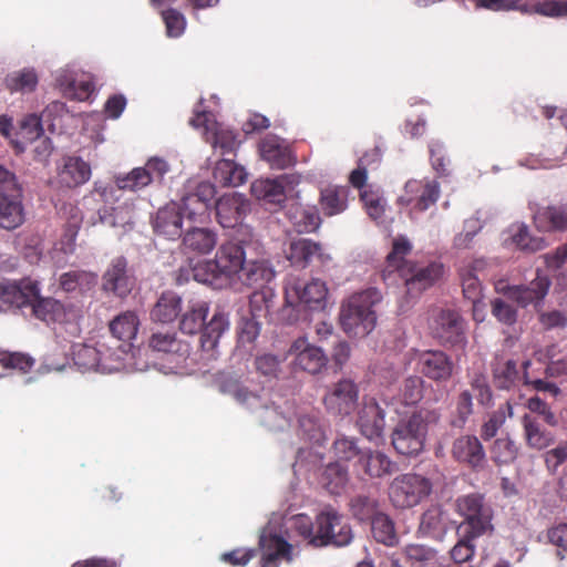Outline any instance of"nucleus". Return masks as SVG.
I'll return each instance as SVG.
<instances>
[{"mask_svg":"<svg viewBox=\"0 0 567 567\" xmlns=\"http://www.w3.org/2000/svg\"><path fill=\"white\" fill-rule=\"evenodd\" d=\"M286 216L292 228L299 234L312 233L321 225V218L316 206L291 203L287 207Z\"/></svg>","mask_w":567,"mask_h":567,"instance_id":"a19ab883","label":"nucleus"},{"mask_svg":"<svg viewBox=\"0 0 567 567\" xmlns=\"http://www.w3.org/2000/svg\"><path fill=\"white\" fill-rule=\"evenodd\" d=\"M429 327L432 334L444 344L452 347H463L465 344L463 320L453 309H432Z\"/></svg>","mask_w":567,"mask_h":567,"instance_id":"dca6fc26","label":"nucleus"},{"mask_svg":"<svg viewBox=\"0 0 567 567\" xmlns=\"http://www.w3.org/2000/svg\"><path fill=\"white\" fill-rule=\"evenodd\" d=\"M40 293L38 281L30 278L21 281H3L0 284V300L6 309L30 308L32 300Z\"/></svg>","mask_w":567,"mask_h":567,"instance_id":"bb28decb","label":"nucleus"},{"mask_svg":"<svg viewBox=\"0 0 567 567\" xmlns=\"http://www.w3.org/2000/svg\"><path fill=\"white\" fill-rule=\"evenodd\" d=\"M229 318L223 311H216L210 320L204 324L200 336V348L206 360H215L218 354L220 338L229 330Z\"/></svg>","mask_w":567,"mask_h":567,"instance_id":"7c9ffc66","label":"nucleus"},{"mask_svg":"<svg viewBox=\"0 0 567 567\" xmlns=\"http://www.w3.org/2000/svg\"><path fill=\"white\" fill-rule=\"evenodd\" d=\"M218 243V234L209 227H189L183 235L182 247L185 254L208 255Z\"/></svg>","mask_w":567,"mask_h":567,"instance_id":"f704fd0d","label":"nucleus"},{"mask_svg":"<svg viewBox=\"0 0 567 567\" xmlns=\"http://www.w3.org/2000/svg\"><path fill=\"white\" fill-rule=\"evenodd\" d=\"M453 457L473 468L483 467L486 462L485 450L480 440L474 435H462L452 445Z\"/></svg>","mask_w":567,"mask_h":567,"instance_id":"e433bc0d","label":"nucleus"},{"mask_svg":"<svg viewBox=\"0 0 567 567\" xmlns=\"http://www.w3.org/2000/svg\"><path fill=\"white\" fill-rule=\"evenodd\" d=\"M99 220L115 229L120 236L131 231L135 224L133 202L130 199L120 202L118 199L105 203V206L99 210Z\"/></svg>","mask_w":567,"mask_h":567,"instance_id":"b1692460","label":"nucleus"},{"mask_svg":"<svg viewBox=\"0 0 567 567\" xmlns=\"http://www.w3.org/2000/svg\"><path fill=\"white\" fill-rule=\"evenodd\" d=\"M359 464L370 477H383L391 475L396 465L390 457L380 451H364L359 458Z\"/></svg>","mask_w":567,"mask_h":567,"instance_id":"49530a36","label":"nucleus"},{"mask_svg":"<svg viewBox=\"0 0 567 567\" xmlns=\"http://www.w3.org/2000/svg\"><path fill=\"white\" fill-rule=\"evenodd\" d=\"M439 197L440 184L436 181H409L399 200L411 206L412 212H424L434 205Z\"/></svg>","mask_w":567,"mask_h":567,"instance_id":"393cba45","label":"nucleus"},{"mask_svg":"<svg viewBox=\"0 0 567 567\" xmlns=\"http://www.w3.org/2000/svg\"><path fill=\"white\" fill-rule=\"evenodd\" d=\"M328 424L319 411L310 410L298 414V435L310 446L297 452L293 470L313 472L322 470L323 453L320 451L327 442Z\"/></svg>","mask_w":567,"mask_h":567,"instance_id":"39448f33","label":"nucleus"},{"mask_svg":"<svg viewBox=\"0 0 567 567\" xmlns=\"http://www.w3.org/2000/svg\"><path fill=\"white\" fill-rule=\"evenodd\" d=\"M140 327V320L135 312L125 311L120 313L110 322V331L112 337L117 341L122 342L118 346H111L113 351L116 354H120V350L125 348L128 352V362L136 361L141 364H145L146 369H148V362L142 361L136 357L135 351L133 350L132 341L136 338L137 331Z\"/></svg>","mask_w":567,"mask_h":567,"instance_id":"aec40b11","label":"nucleus"},{"mask_svg":"<svg viewBox=\"0 0 567 567\" xmlns=\"http://www.w3.org/2000/svg\"><path fill=\"white\" fill-rule=\"evenodd\" d=\"M148 348L156 353L166 354L168 364H156L157 369L165 373H178L183 362L189 353L187 343L177 339L173 331H154L148 340Z\"/></svg>","mask_w":567,"mask_h":567,"instance_id":"2eb2a0df","label":"nucleus"},{"mask_svg":"<svg viewBox=\"0 0 567 567\" xmlns=\"http://www.w3.org/2000/svg\"><path fill=\"white\" fill-rule=\"evenodd\" d=\"M461 535L477 538L493 530L492 509L487 505L478 507L464 518L457 528Z\"/></svg>","mask_w":567,"mask_h":567,"instance_id":"a18cd8bd","label":"nucleus"},{"mask_svg":"<svg viewBox=\"0 0 567 567\" xmlns=\"http://www.w3.org/2000/svg\"><path fill=\"white\" fill-rule=\"evenodd\" d=\"M445 528V517L442 509L433 506L426 509L420 520L419 530L425 536H436Z\"/></svg>","mask_w":567,"mask_h":567,"instance_id":"e2e57ef3","label":"nucleus"},{"mask_svg":"<svg viewBox=\"0 0 567 567\" xmlns=\"http://www.w3.org/2000/svg\"><path fill=\"white\" fill-rule=\"evenodd\" d=\"M549 287L550 280L548 276L537 270L536 277L528 285L507 286L499 281L496 284L495 289L508 300L516 302L517 306L522 308L533 306L539 311Z\"/></svg>","mask_w":567,"mask_h":567,"instance_id":"ddd939ff","label":"nucleus"},{"mask_svg":"<svg viewBox=\"0 0 567 567\" xmlns=\"http://www.w3.org/2000/svg\"><path fill=\"white\" fill-rule=\"evenodd\" d=\"M288 357L292 358L295 369L315 374L321 371L327 364V357L323 351L310 344L305 337L296 339L289 350Z\"/></svg>","mask_w":567,"mask_h":567,"instance_id":"a878e982","label":"nucleus"},{"mask_svg":"<svg viewBox=\"0 0 567 567\" xmlns=\"http://www.w3.org/2000/svg\"><path fill=\"white\" fill-rule=\"evenodd\" d=\"M385 412L373 398H364L358 412L357 425L363 436L369 441L383 437Z\"/></svg>","mask_w":567,"mask_h":567,"instance_id":"c85d7f7f","label":"nucleus"},{"mask_svg":"<svg viewBox=\"0 0 567 567\" xmlns=\"http://www.w3.org/2000/svg\"><path fill=\"white\" fill-rule=\"evenodd\" d=\"M96 275L87 271H69L60 277V287L65 292H85L91 290L96 284Z\"/></svg>","mask_w":567,"mask_h":567,"instance_id":"864d4df0","label":"nucleus"},{"mask_svg":"<svg viewBox=\"0 0 567 567\" xmlns=\"http://www.w3.org/2000/svg\"><path fill=\"white\" fill-rule=\"evenodd\" d=\"M523 426L526 442L529 447L543 450L548 447L554 442V435L550 432L542 429L539 423L530 416H524Z\"/></svg>","mask_w":567,"mask_h":567,"instance_id":"5fc2aeb1","label":"nucleus"},{"mask_svg":"<svg viewBox=\"0 0 567 567\" xmlns=\"http://www.w3.org/2000/svg\"><path fill=\"white\" fill-rule=\"evenodd\" d=\"M276 271L267 260H247L240 275L237 276L231 289L241 290L243 287L259 290H269L267 286L275 279Z\"/></svg>","mask_w":567,"mask_h":567,"instance_id":"cd10ccee","label":"nucleus"},{"mask_svg":"<svg viewBox=\"0 0 567 567\" xmlns=\"http://www.w3.org/2000/svg\"><path fill=\"white\" fill-rule=\"evenodd\" d=\"M502 244L507 248L535 252L547 246L543 237L532 236L525 223H513L502 233Z\"/></svg>","mask_w":567,"mask_h":567,"instance_id":"473e14b6","label":"nucleus"},{"mask_svg":"<svg viewBox=\"0 0 567 567\" xmlns=\"http://www.w3.org/2000/svg\"><path fill=\"white\" fill-rule=\"evenodd\" d=\"M55 87L68 99L86 101L94 92L91 74L75 64H66L53 72Z\"/></svg>","mask_w":567,"mask_h":567,"instance_id":"4468645a","label":"nucleus"},{"mask_svg":"<svg viewBox=\"0 0 567 567\" xmlns=\"http://www.w3.org/2000/svg\"><path fill=\"white\" fill-rule=\"evenodd\" d=\"M183 215L178 203L172 202L158 209L153 221L155 233L168 239L182 235Z\"/></svg>","mask_w":567,"mask_h":567,"instance_id":"ea45409f","label":"nucleus"},{"mask_svg":"<svg viewBox=\"0 0 567 567\" xmlns=\"http://www.w3.org/2000/svg\"><path fill=\"white\" fill-rule=\"evenodd\" d=\"M359 391L349 379L340 380L326 393L323 403L329 413L346 416L351 414L358 402Z\"/></svg>","mask_w":567,"mask_h":567,"instance_id":"4be33fe9","label":"nucleus"},{"mask_svg":"<svg viewBox=\"0 0 567 567\" xmlns=\"http://www.w3.org/2000/svg\"><path fill=\"white\" fill-rule=\"evenodd\" d=\"M371 529L377 542L392 546L395 540L393 522L383 513H375L372 517Z\"/></svg>","mask_w":567,"mask_h":567,"instance_id":"bf43d9fd","label":"nucleus"},{"mask_svg":"<svg viewBox=\"0 0 567 567\" xmlns=\"http://www.w3.org/2000/svg\"><path fill=\"white\" fill-rule=\"evenodd\" d=\"M103 289L118 297H125L134 286V278L127 269V260L123 256L113 258L103 275Z\"/></svg>","mask_w":567,"mask_h":567,"instance_id":"c756f323","label":"nucleus"},{"mask_svg":"<svg viewBox=\"0 0 567 567\" xmlns=\"http://www.w3.org/2000/svg\"><path fill=\"white\" fill-rule=\"evenodd\" d=\"M513 408L509 402L501 405L484 422L481 430V436L484 441L493 439L497 431L504 425L507 417H512Z\"/></svg>","mask_w":567,"mask_h":567,"instance_id":"052dcab7","label":"nucleus"},{"mask_svg":"<svg viewBox=\"0 0 567 567\" xmlns=\"http://www.w3.org/2000/svg\"><path fill=\"white\" fill-rule=\"evenodd\" d=\"M29 309L37 319L47 323H62L71 317V311L63 303L53 298H41L40 293L32 300Z\"/></svg>","mask_w":567,"mask_h":567,"instance_id":"37998d69","label":"nucleus"},{"mask_svg":"<svg viewBox=\"0 0 567 567\" xmlns=\"http://www.w3.org/2000/svg\"><path fill=\"white\" fill-rule=\"evenodd\" d=\"M349 187L329 185L320 192V204L328 216L341 214L348 206Z\"/></svg>","mask_w":567,"mask_h":567,"instance_id":"de8ad7c7","label":"nucleus"},{"mask_svg":"<svg viewBox=\"0 0 567 567\" xmlns=\"http://www.w3.org/2000/svg\"><path fill=\"white\" fill-rule=\"evenodd\" d=\"M382 300L377 288H368L350 296L341 306L340 323L343 331L355 338L371 333L377 326V313L373 309Z\"/></svg>","mask_w":567,"mask_h":567,"instance_id":"423d86ee","label":"nucleus"},{"mask_svg":"<svg viewBox=\"0 0 567 567\" xmlns=\"http://www.w3.org/2000/svg\"><path fill=\"white\" fill-rule=\"evenodd\" d=\"M214 178L223 186L237 187L247 179L246 169L231 159L219 161L214 168Z\"/></svg>","mask_w":567,"mask_h":567,"instance_id":"8fccbe9b","label":"nucleus"},{"mask_svg":"<svg viewBox=\"0 0 567 567\" xmlns=\"http://www.w3.org/2000/svg\"><path fill=\"white\" fill-rule=\"evenodd\" d=\"M216 195L215 186L208 182L199 183L194 192L183 195L178 206L183 218L193 223H203L209 218V208Z\"/></svg>","mask_w":567,"mask_h":567,"instance_id":"a211bd4d","label":"nucleus"},{"mask_svg":"<svg viewBox=\"0 0 567 567\" xmlns=\"http://www.w3.org/2000/svg\"><path fill=\"white\" fill-rule=\"evenodd\" d=\"M332 446L336 457L341 461L360 458L364 453V450L359 447L358 440L346 434H338Z\"/></svg>","mask_w":567,"mask_h":567,"instance_id":"0e129e2a","label":"nucleus"},{"mask_svg":"<svg viewBox=\"0 0 567 567\" xmlns=\"http://www.w3.org/2000/svg\"><path fill=\"white\" fill-rule=\"evenodd\" d=\"M181 303L182 299L177 293L173 291L162 293L151 311V319L161 323L172 322L181 311Z\"/></svg>","mask_w":567,"mask_h":567,"instance_id":"09e8293b","label":"nucleus"},{"mask_svg":"<svg viewBox=\"0 0 567 567\" xmlns=\"http://www.w3.org/2000/svg\"><path fill=\"white\" fill-rule=\"evenodd\" d=\"M517 455V449L509 437H498L494 441L491 449L492 460L498 464H509Z\"/></svg>","mask_w":567,"mask_h":567,"instance_id":"774afa93","label":"nucleus"},{"mask_svg":"<svg viewBox=\"0 0 567 567\" xmlns=\"http://www.w3.org/2000/svg\"><path fill=\"white\" fill-rule=\"evenodd\" d=\"M420 372L434 381H446L453 373L451 359L439 350L414 351Z\"/></svg>","mask_w":567,"mask_h":567,"instance_id":"2f4dec72","label":"nucleus"},{"mask_svg":"<svg viewBox=\"0 0 567 567\" xmlns=\"http://www.w3.org/2000/svg\"><path fill=\"white\" fill-rule=\"evenodd\" d=\"M218 223L224 228L241 226L250 212L249 200L241 194L231 192L223 195L215 204Z\"/></svg>","mask_w":567,"mask_h":567,"instance_id":"5701e85b","label":"nucleus"},{"mask_svg":"<svg viewBox=\"0 0 567 567\" xmlns=\"http://www.w3.org/2000/svg\"><path fill=\"white\" fill-rule=\"evenodd\" d=\"M260 155L270 167L282 169L292 164L293 158L287 141L268 135L260 143Z\"/></svg>","mask_w":567,"mask_h":567,"instance_id":"4c0bfd02","label":"nucleus"},{"mask_svg":"<svg viewBox=\"0 0 567 567\" xmlns=\"http://www.w3.org/2000/svg\"><path fill=\"white\" fill-rule=\"evenodd\" d=\"M320 482L331 494H339L348 482V471L339 462L329 463L322 470Z\"/></svg>","mask_w":567,"mask_h":567,"instance_id":"4d7b16f0","label":"nucleus"},{"mask_svg":"<svg viewBox=\"0 0 567 567\" xmlns=\"http://www.w3.org/2000/svg\"><path fill=\"white\" fill-rule=\"evenodd\" d=\"M262 322L243 315L237 323L238 347L250 353L255 348L257 338L260 334Z\"/></svg>","mask_w":567,"mask_h":567,"instance_id":"3c124183","label":"nucleus"},{"mask_svg":"<svg viewBox=\"0 0 567 567\" xmlns=\"http://www.w3.org/2000/svg\"><path fill=\"white\" fill-rule=\"evenodd\" d=\"M296 532L312 545L316 527L312 519L302 513H272L260 533L259 545L262 550L261 567H279L280 561L292 560V545L288 539Z\"/></svg>","mask_w":567,"mask_h":567,"instance_id":"f03ea898","label":"nucleus"},{"mask_svg":"<svg viewBox=\"0 0 567 567\" xmlns=\"http://www.w3.org/2000/svg\"><path fill=\"white\" fill-rule=\"evenodd\" d=\"M246 261L243 241L231 239L219 246L213 259L197 261L189 268L182 267L177 282H186L192 277L195 281L214 289L231 288Z\"/></svg>","mask_w":567,"mask_h":567,"instance_id":"7ed1b4c3","label":"nucleus"},{"mask_svg":"<svg viewBox=\"0 0 567 567\" xmlns=\"http://www.w3.org/2000/svg\"><path fill=\"white\" fill-rule=\"evenodd\" d=\"M22 190L0 194V227L7 230L16 229L24 221Z\"/></svg>","mask_w":567,"mask_h":567,"instance_id":"79ce46f5","label":"nucleus"},{"mask_svg":"<svg viewBox=\"0 0 567 567\" xmlns=\"http://www.w3.org/2000/svg\"><path fill=\"white\" fill-rule=\"evenodd\" d=\"M476 399L481 405H488L492 401V392L487 379L483 374L475 375L468 389L463 390L456 401V420L453 425L462 427L473 413V400Z\"/></svg>","mask_w":567,"mask_h":567,"instance_id":"6ab92c4d","label":"nucleus"},{"mask_svg":"<svg viewBox=\"0 0 567 567\" xmlns=\"http://www.w3.org/2000/svg\"><path fill=\"white\" fill-rule=\"evenodd\" d=\"M91 177L90 165L78 156H65L58 167V178L61 185L76 187L86 183Z\"/></svg>","mask_w":567,"mask_h":567,"instance_id":"58836bf2","label":"nucleus"},{"mask_svg":"<svg viewBox=\"0 0 567 567\" xmlns=\"http://www.w3.org/2000/svg\"><path fill=\"white\" fill-rule=\"evenodd\" d=\"M216 386L223 394L233 396L239 404L257 414L261 424L271 431H280L289 425V416L268 398L262 389H251L248 379L243 380L235 373H220Z\"/></svg>","mask_w":567,"mask_h":567,"instance_id":"20e7f679","label":"nucleus"},{"mask_svg":"<svg viewBox=\"0 0 567 567\" xmlns=\"http://www.w3.org/2000/svg\"><path fill=\"white\" fill-rule=\"evenodd\" d=\"M432 491L429 478L419 474H403L390 485V499L398 508H410L420 504Z\"/></svg>","mask_w":567,"mask_h":567,"instance_id":"9b49d317","label":"nucleus"},{"mask_svg":"<svg viewBox=\"0 0 567 567\" xmlns=\"http://www.w3.org/2000/svg\"><path fill=\"white\" fill-rule=\"evenodd\" d=\"M494 380L498 388L509 389L519 380V370L514 360L497 363L494 368Z\"/></svg>","mask_w":567,"mask_h":567,"instance_id":"338daca9","label":"nucleus"},{"mask_svg":"<svg viewBox=\"0 0 567 567\" xmlns=\"http://www.w3.org/2000/svg\"><path fill=\"white\" fill-rule=\"evenodd\" d=\"M300 183V176L296 174H285L277 178H259L252 182L250 186L251 195L269 205L272 208H279L287 198L286 187L295 186Z\"/></svg>","mask_w":567,"mask_h":567,"instance_id":"f3484780","label":"nucleus"},{"mask_svg":"<svg viewBox=\"0 0 567 567\" xmlns=\"http://www.w3.org/2000/svg\"><path fill=\"white\" fill-rule=\"evenodd\" d=\"M190 125L194 128L202 130L206 141L214 148H220L223 154L233 152L239 144L236 134L227 126L218 123L215 115L202 109V105L195 107Z\"/></svg>","mask_w":567,"mask_h":567,"instance_id":"f8f14e48","label":"nucleus"},{"mask_svg":"<svg viewBox=\"0 0 567 567\" xmlns=\"http://www.w3.org/2000/svg\"><path fill=\"white\" fill-rule=\"evenodd\" d=\"M353 534L347 519L331 507L324 508L316 517V536L312 545L322 547L334 545L347 546L351 543Z\"/></svg>","mask_w":567,"mask_h":567,"instance_id":"9d476101","label":"nucleus"},{"mask_svg":"<svg viewBox=\"0 0 567 567\" xmlns=\"http://www.w3.org/2000/svg\"><path fill=\"white\" fill-rule=\"evenodd\" d=\"M368 215L378 224L383 223L385 213V199L379 192L364 189L360 194Z\"/></svg>","mask_w":567,"mask_h":567,"instance_id":"69168bd1","label":"nucleus"},{"mask_svg":"<svg viewBox=\"0 0 567 567\" xmlns=\"http://www.w3.org/2000/svg\"><path fill=\"white\" fill-rule=\"evenodd\" d=\"M285 290L286 305L281 316L289 323L299 320L296 308L303 306L310 310H322L327 305L328 288L321 279L313 278L309 281L290 279Z\"/></svg>","mask_w":567,"mask_h":567,"instance_id":"1a4fd4ad","label":"nucleus"},{"mask_svg":"<svg viewBox=\"0 0 567 567\" xmlns=\"http://www.w3.org/2000/svg\"><path fill=\"white\" fill-rule=\"evenodd\" d=\"M207 313L208 305L205 301L194 302L182 316L181 330L186 334H194L202 331Z\"/></svg>","mask_w":567,"mask_h":567,"instance_id":"6e6d98bb","label":"nucleus"},{"mask_svg":"<svg viewBox=\"0 0 567 567\" xmlns=\"http://www.w3.org/2000/svg\"><path fill=\"white\" fill-rule=\"evenodd\" d=\"M152 184L147 169L142 167L133 168L128 174L116 177L115 185L96 182L94 193L99 194L104 203L118 200L120 190L137 192Z\"/></svg>","mask_w":567,"mask_h":567,"instance_id":"412c9836","label":"nucleus"},{"mask_svg":"<svg viewBox=\"0 0 567 567\" xmlns=\"http://www.w3.org/2000/svg\"><path fill=\"white\" fill-rule=\"evenodd\" d=\"M286 255L291 265L300 268L307 267L315 259H318L322 264L331 259L330 255L323 251L319 243L307 238L292 240L289 244Z\"/></svg>","mask_w":567,"mask_h":567,"instance_id":"72a5a7b5","label":"nucleus"},{"mask_svg":"<svg viewBox=\"0 0 567 567\" xmlns=\"http://www.w3.org/2000/svg\"><path fill=\"white\" fill-rule=\"evenodd\" d=\"M549 271H560L557 277V286L564 288L566 286V275L561 271L567 265V243L557 247L555 250L542 256Z\"/></svg>","mask_w":567,"mask_h":567,"instance_id":"680f3d73","label":"nucleus"},{"mask_svg":"<svg viewBox=\"0 0 567 567\" xmlns=\"http://www.w3.org/2000/svg\"><path fill=\"white\" fill-rule=\"evenodd\" d=\"M274 298L275 295L272 290L255 291L250 297L249 310L244 315L262 322L264 319L268 318L274 306Z\"/></svg>","mask_w":567,"mask_h":567,"instance_id":"13d9d810","label":"nucleus"},{"mask_svg":"<svg viewBox=\"0 0 567 567\" xmlns=\"http://www.w3.org/2000/svg\"><path fill=\"white\" fill-rule=\"evenodd\" d=\"M439 420L436 410H420L401 419L392 431L393 447L402 455H417L424 449L430 426Z\"/></svg>","mask_w":567,"mask_h":567,"instance_id":"6e6552de","label":"nucleus"},{"mask_svg":"<svg viewBox=\"0 0 567 567\" xmlns=\"http://www.w3.org/2000/svg\"><path fill=\"white\" fill-rule=\"evenodd\" d=\"M535 227L540 231L567 230V207L546 206L534 213Z\"/></svg>","mask_w":567,"mask_h":567,"instance_id":"c03bdc74","label":"nucleus"},{"mask_svg":"<svg viewBox=\"0 0 567 567\" xmlns=\"http://www.w3.org/2000/svg\"><path fill=\"white\" fill-rule=\"evenodd\" d=\"M405 556L410 567H444L437 553L424 545L406 546Z\"/></svg>","mask_w":567,"mask_h":567,"instance_id":"603ef678","label":"nucleus"},{"mask_svg":"<svg viewBox=\"0 0 567 567\" xmlns=\"http://www.w3.org/2000/svg\"><path fill=\"white\" fill-rule=\"evenodd\" d=\"M114 354L113 348L105 343H100L97 348L84 343L72 346L74 364L84 371L95 370L102 373H111L120 370H146L145 364L127 361L128 352L125 348L121 349L116 357Z\"/></svg>","mask_w":567,"mask_h":567,"instance_id":"0eeeda50","label":"nucleus"},{"mask_svg":"<svg viewBox=\"0 0 567 567\" xmlns=\"http://www.w3.org/2000/svg\"><path fill=\"white\" fill-rule=\"evenodd\" d=\"M411 249L412 245L405 236L394 238L381 278L386 286H394L398 284V279H401L405 286L406 295L414 299L443 277L444 265L432 261L421 266L408 261L405 256Z\"/></svg>","mask_w":567,"mask_h":567,"instance_id":"f257e3e1","label":"nucleus"},{"mask_svg":"<svg viewBox=\"0 0 567 567\" xmlns=\"http://www.w3.org/2000/svg\"><path fill=\"white\" fill-rule=\"evenodd\" d=\"M40 84V72L33 65H25L6 74L4 89L11 94L29 95L34 93Z\"/></svg>","mask_w":567,"mask_h":567,"instance_id":"c9c22d12","label":"nucleus"}]
</instances>
